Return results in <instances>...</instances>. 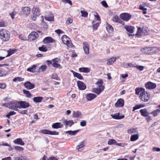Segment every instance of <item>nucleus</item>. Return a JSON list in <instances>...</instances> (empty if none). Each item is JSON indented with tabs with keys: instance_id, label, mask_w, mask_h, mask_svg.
<instances>
[{
	"instance_id": "nucleus-35",
	"label": "nucleus",
	"mask_w": 160,
	"mask_h": 160,
	"mask_svg": "<svg viewBox=\"0 0 160 160\" xmlns=\"http://www.w3.org/2000/svg\"><path fill=\"white\" fill-rule=\"evenodd\" d=\"M42 99L43 98L41 97H35L33 98V100L36 102L38 103L41 102Z\"/></svg>"
},
{
	"instance_id": "nucleus-59",
	"label": "nucleus",
	"mask_w": 160,
	"mask_h": 160,
	"mask_svg": "<svg viewBox=\"0 0 160 160\" xmlns=\"http://www.w3.org/2000/svg\"><path fill=\"white\" fill-rule=\"evenodd\" d=\"M101 4L104 7L107 8L108 7V4H107L106 2L105 1H103L101 2Z\"/></svg>"
},
{
	"instance_id": "nucleus-12",
	"label": "nucleus",
	"mask_w": 160,
	"mask_h": 160,
	"mask_svg": "<svg viewBox=\"0 0 160 160\" xmlns=\"http://www.w3.org/2000/svg\"><path fill=\"white\" fill-rule=\"evenodd\" d=\"M24 87L28 89H31L35 87V85L34 84L31 83L29 81H27L24 84Z\"/></svg>"
},
{
	"instance_id": "nucleus-14",
	"label": "nucleus",
	"mask_w": 160,
	"mask_h": 160,
	"mask_svg": "<svg viewBox=\"0 0 160 160\" xmlns=\"http://www.w3.org/2000/svg\"><path fill=\"white\" fill-rule=\"evenodd\" d=\"M83 49L85 53L86 54H89V45L86 42H83Z\"/></svg>"
},
{
	"instance_id": "nucleus-57",
	"label": "nucleus",
	"mask_w": 160,
	"mask_h": 160,
	"mask_svg": "<svg viewBox=\"0 0 160 160\" xmlns=\"http://www.w3.org/2000/svg\"><path fill=\"white\" fill-rule=\"evenodd\" d=\"M94 16L95 18V19H96L98 21L100 22V18L98 13H95Z\"/></svg>"
},
{
	"instance_id": "nucleus-17",
	"label": "nucleus",
	"mask_w": 160,
	"mask_h": 160,
	"mask_svg": "<svg viewBox=\"0 0 160 160\" xmlns=\"http://www.w3.org/2000/svg\"><path fill=\"white\" fill-rule=\"evenodd\" d=\"M55 42L54 40L50 37H46L43 40V42L45 44L49 43Z\"/></svg>"
},
{
	"instance_id": "nucleus-34",
	"label": "nucleus",
	"mask_w": 160,
	"mask_h": 160,
	"mask_svg": "<svg viewBox=\"0 0 160 160\" xmlns=\"http://www.w3.org/2000/svg\"><path fill=\"white\" fill-rule=\"evenodd\" d=\"M141 51L143 53L149 54L150 53L149 47L143 48L141 49Z\"/></svg>"
},
{
	"instance_id": "nucleus-64",
	"label": "nucleus",
	"mask_w": 160,
	"mask_h": 160,
	"mask_svg": "<svg viewBox=\"0 0 160 160\" xmlns=\"http://www.w3.org/2000/svg\"><path fill=\"white\" fill-rule=\"evenodd\" d=\"M141 108H142V106L141 105H136L133 107V111L138 109Z\"/></svg>"
},
{
	"instance_id": "nucleus-15",
	"label": "nucleus",
	"mask_w": 160,
	"mask_h": 160,
	"mask_svg": "<svg viewBox=\"0 0 160 160\" xmlns=\"http://www.w3.org/2000/svg\"><path fill=\"white\" fill-rule=\"evenodd\" d=\"M112 20L116 22H118L121 24L122 25H124V22L121 20L117 15L113 16L112 19Z\"/></svg>"
},
{
	"instance_id": "nucleus-44",
	"label": "nucleus",
	"mask_w": 160,
	"mask_h": 160,
	"mask_svg": "<svg viewBox=\"0 0 160 160\" xmlns=\"http://www.w3.org/2000/svg\"><path fill=\"white\" fill-rule=\"evenodd\" d=\"M159 113H160V110L158 109L152 112L151 114H152L154 117H155Z\"/></svg>"
},
{
	"instance_id": "nucleus-2",
	"label": "nucleus",
	"mask_w": 160,
	"mask_h": 160,
	"mask_svg": "<svg viewBox=\"0 0 160 160\" xmlns=\"http://www.w3.org/2000/svg\"><path fill=\"white\" fill-rule=\"evenodd\" d=\"M10 34L5 29L0 30V38L3 41H7L9 40Z\"/></svg>"
},
{
	"instance_id": "nucleus-54",
	"label": "nucleus",
	"mask_w": 160,
	"mask_h": 160,
	"mask_svg": "<svg viewBox=\"0 0 160 160\" xmlns=\"http://www.w3.org/2000/svg\"><path fill=\"white\" fill-rule=\"evenodd\" d=\"M16 113V112L14 111H11L8 114L6 115V117L8 118H9L10 116L14 115Z\"/></svg>"
},
{
	"instance_id": "nucleus-32",
	"label": "nucleus",
	"mask_w": 160,
	"mask_h": 160,
	"mask_svg": "<svg viewBox=\"0 0 160 160\" xmlns=\"http://www.w3.org/2000/svg\"><path fill=\"white\" fill-rule=\"evenodd\" d=\"M15 143L20 144L21 145H23L24 144V142L22 141L21 139L18 138L14 141Z\"/></svg>"
},
{
	"instance_id": "nucleus-49",
	"label": "nucleus",
	"mask_w": 160,
	"mask_h": 160,
	"mask_svg": "<svg viewBox=\"0 0 160 160\" xmlns=\"http://www.w3.org/2000/svg\"><path fill=\"white\" fill-rule=\"evenodd\" d=\"M36 66L35 65H33L32 67L28 68L27 71L30 72H33L34 71Z\"/></svg>"
},
{
	"instance_id": "nucleus-30",
	"label": "nucleus",
	"mask_w": 160,
	"mask_h": 160,
	"mask_svg": "<svg viewBox=\"0 0 160 160\" xmlns=\"http://www.w3.org/2000/svg\"><path fill=\"white\" fill-rule=\"evenodd\" d=\"M71 72L73 73V75L74 76L78 78L81 80H82V79H83V78L81 74L77 73L76 72H74L72 70Z\"/></svg>"
},
{
	"instance_id": "nucleus-36",
	"label": "nucleus",
	"mask_w": 160,
	"mask_h": 160,
	"mask_svg": "<svg viewBox=\"0 0 160 160\" xmlns=\"http://www.w3.org/2000/svg\"><path fill=\"white\" fill-rule=\"evenodd\" d=\"M79 132V130H77L74 131H66V133H68L70 135H75Z\"/></svg>"
},
{
	"instance_id": "nucleus-29",
	"label": "nucleus",
	"mask_w": 160,
	"mask_h": 160,
	"mask_svg": "<svg viewBox=\"0 0 160 160\" xmlns=\"http://www.w3.org/2000/svg\"><path fill=\"white\" fill-rule=\"evenodd\" d=\"M63 123L67 126L71 127L72 125L74 124V122L73 120L67 121L65 120L63 122Z\"/></svg>"
},
{
	"instance_id": "nucleus-37",
	"label": "nucleus",
	"mask_w": 160,
	"mask_h": 160,
	"mask_svg": "<svg viewBox=\"0 0 160 160\" xmlns=\"http://www.w3.org/2000/svg\"><path fill=\"white\" fill-rule=\"evenodd\" d=\"M81 113L80 112L77 111L76 112L74 111L73 114V117L75 118H79L81 116Z\"/></svg>"
},
{
	"instance_id": "nucleus-61",
	"label": "nucleus",
	"mask_w": 160,
	"mask_h": 160,
	"mask_svg": "<svg viewBox=\"0 0 160 160\" xmlns=\"http://www.w3.org/2000/svg\"><path fill=\"white\" fill-rule=\"evenodd\" d=\"M16 12L15 11H13L11 13H10L9 14L10 15L11 18L12 19H13L14 18V17L16 15Z\"/></svg>"
},
{
	"instance_id": "nucleus-33",
	"label": "nucleus",
	"mask_w": 160,
	"mask_h": 160,
	"mask_svg": "<svg viewBox=\"0 0 160 160\" xmlns=\"http://www.w3.org/2000/svg\"><path fill=\"white\" fill-rule=\"evenodd\" d=\"M127 132L129 134L138 133L137 131L135 128H133L128 129L127 130Z\"/></svg>"
},
{
	"instance_id": "nucleus-10",
	"label": "nucleus",
	"mask_w": 160,
	"mask_h": 160,
	"mask_svg": "<svg viewBox=\"0 0 160 160\" xmlns=\"http://www.w3.org/2000/svg\"><path fill=\"white\" fill-rule=\"evenodd\" d=\"M19 108H26L29 107V104L26 101H20L18 102Z\"/></svg>"
},
{
	"instance_id": "nucleus-3",
	"label": "nucleus",
	"mask_w": 160,
	"mask_h": 160,
	"mask_svg": "<svg viewBox=\"0 0 160 160\" xmlns=\"http://www.w3.org/2000/svg\"><path fill=\"white\" fill-rule=\"evenodd\" d=\"M150 94L149 93L144 91L140 93L139 96L140 99L142 101L146 102L150 99Z\"/></svg>"
},
{
	"instance_id": "nucleus-55",
	"label": "nucleus",
	"mask_w": 160,
	"mask_h": 160,
	"mask_svg": "<svg viewBox=\"0 0 160 160\" xmlns=\"http://www.w3.org/2000/svg\"><path fill=\"white\" fill-rule=\"evenodd\" d=\"M46 68H47L46 66V65H44L41 66L39 68V69L40 70H41V71L42 72H43L45 70H46Z\"/></svg>"
},
{
	"instance_id": "nucleus-60",
	"label": "nucleus",
	"mask_w": 160,
	"mask_h": 160,
	"mask_svg": "<svg viewBox=\"0 0 160 160\" xmlns=\"http://www.w3.org/2000/svg\"><path fill=\"white\" fill-rule=\"evenodd\" d=\"M0 146H8V147L9 148L8 149L9 150H10L11 149V146L10 145H9L7 143H3L2 144H1L0 145Z\"/></svg>"
},
{
	"instance_id": "nucleus-50",
	"label": "nucleus",
	"mask_w": 160,
	"mask_h": 160,
	"mask_svg": "<svg viewBox=\"0 0 160 160\" xmlns=\"http://www.w3.org/2000/svg\"><path fill=\"white\" fill-rule=\"evenodd\" d=\"M80 12L82 14V16L83 17L86 18L88 16V13L87 12L81 10Z\"/></svg>"
},
{
	"instance_id": "nucleus-52",
	"label": "nucleus",
	"mask_w": 160,
	"mask_h": 160,
	"mask_svg": "<svg viewBox=\"0 0 160 160\" xmlns=\"http://www.w3.org/2000/svg\"><path fill=\"white\" fill-rule=\"evenodd\" d=\"M142 32L141 28H138V30L136 35L138 36V37H140L141 35V33Z\"/></svg>"
},
{
	"instance_id": "nucleus-51",
	"label": "nucleus",
	"mask_w": 160,
	"mask_h": 160,
	"mask_svg": "<svg viewBox=\"0 0 160 160\" xmlns=\"http://www.w3.org/2000/svg\"><path fill=\"white\" fill-rule=\"evenodd\" d=\"M135 67L140 71H143L144 68V66L137 65L135 66Z\"/></svg>"
},
{
	"instance_id": "nucleus-42",
	"label": "nucleus",
	"mask_w": 160,
	"mask_h": 160,
	"mask_svg": "<svg viewBox=\"0 0 160 160\" xmlns=\"http://www.w3.org/2000/svg\"><path fill=\"white\" fill-rule=\"evenodd\" d=\"M150 53H154L158 51V49L156 47H149Z\"/></svg>"
},
{
	"instance_id": "nucleus-45",
	"label": "nucleus",
	"mask_w": 160,
	"mask_h": 160,
	"mask_svg": "<svg viewBox=\"0 0 160 160\" xmlns=\"http://www.w3.org/2000/svg\"><path fill=\"white\" fill-rule=\"evenodd\" d=\"M23 92L24 94L27 95V97L30 98L32 96L31 93L29 91L25 89H23Z\"/></svg>"
},
{
	"instance_id": "nucleus-43",
	"label": "nucleus",
	"mask_w": 160,
	"mask_h": 160,
	"mask_svg": "<svg viewBox=\"0 0 160 160\" xmlns=\"http://www.w3.org/2000/svg\"><path fill=\"white\" fill-rule=\"evenodd\" d=\"M106 28L107 31L110 32H112L113 30L112 27L109 24H108L107 26L106 27Z\"/></svg>"
},
{
	"instance_id": "nucleus-22",
	"label": "nucleus",
	"mask_w": 160,
	"mask_h": 160,
	"mask_svg": "<svg viewBox=\"0 0 160 160\" xmlns=\"http://www.w3.org/2000/svg\"><path fill=\"white\" fill-rule=\"evenodd\" d=\"M32 12L34 15H39L40 12V10L38 7H34L32 10Z\"/></svg>"
},
{
	"instance_id": "nucleus-31",
	"label": "nucleus",
	"mask_w": 160,
	"mask_h": 160,
	"mask_svg": "<svg viewBox=\"0 0 160 160\" xmlns=\"http://www.w3.org/2000/svg\"><path fill=\"white\" fill-rule=\"evenodd\" d=\"M79 71L81 72L87 73L90 72V69L88 68H79Z\"/></svg>"
},
{
	"instance_id": "nucleus-41",
	"label": "nucleus",
	"mask_w": 160,
	"mask_h": 160,
	"mask_svg": "<svg viewBox=\"0 0 160 160\" xmlns=\"http://www.w3.org/2000/svg\"><path fill=\"white\" fill-rule=\"evenodd\" d=\"M95 21H93L92 22V24L93 25V29L94 30H96L98 27L99 26V23H100V22L98 21L97 22H96L95 24L94 23Z\"/></svg>"
},
{
	"instance_id": "nucleus-38",
	"label": "nucleus",
	"mask_w": 160,
	"mask_h": 160,
	"mask_svg": "<svg viewBox=\"0 0 160 160\" xmlns=\"http://www.w3.org/2000/svg\"><path fill=\"white\" fill-rule=\"evenodd\" d=\"M138 138V134H134L131 136L130 138V140L132 141H134L136 140Z\"/></svg>"
},
{
	"instance_id": "nucleus-1",
	"label": "nucleus",
	"mask_w": 160,
	"mask_h": 160,
	"mask_svg": "<svg viewBox=\"0 0 160 160\" xmlns=\"http://www.w3.org/2000/svg\"><path fill=\"white\" fill-rule=\"evenodd\" d=\"M102 81L101 80L98 81L96 83L98 87L97 88H93L92 91L97 95L99 94L101 92L104 90V86L102 85Z\"/></svg>"
},
{
	"instance_id": "nucleus-21",
	"label": "nucleus",
	"mask_w": 160,
	"mask_h": 160,
	"mask_svg": "<svg viewBox=\"0 0 160 160\" xmlns=\"http://www.w3.org/2000/svg\"><path fill=\"white\" fill-rule=\"evenodd\" d=\"M96 97V95L94 94L88 93L87 94L86 98L88 100L91 101L95 98Z\"/></svg>"
},
{
	"instance_id": "nucleus-58",
	"label": "nucleus",
	"mask_w": 160,
	"mask_h": 160,
	"mask_svg": "<svg viewBox=\"0 0 160 160\" xmlns=\"http://www.w3.org/2000/svg\"><path fill=\"white\" fill-rule=\"evenodd\" d=\"M72 19L71 18H68L67 19L66 22V24H70L72 22Z\"/></svg>"
},
{
	"instance_id": "nucleus-18",
	"label": "nucleus",
	"mask_w": 160,
	"mask_h": 160,
	"mask_svg": "<svg viewBox=\"0 0 160 160\" xmlns=\"http://www.w3.org/2000/svg\"><path fill=\"white\" fill-rule=\"evenodd\" d=\"M120 114L119 113H115L114 115H111V116L113 118L116 119H121L123 118L124 117V115L122 114L120 115Z\"/></svg>"
},
{
	"instance_id": "nucleus-25",
	"label": "nucleus",
	"mask_w": 160,
	"mask_h": 160,
	"mask_svg": "<svg viewBox=\"0 0 160 160\" xmlns=\"http://www.w3.org/2000/svg\"><path fill=\"white\" fill-rule=\"evenodd\" d=\"M144 91H145V89L143 88H136L135 89V93L137 95H139V94Z\"/></svg>"
},
{
	"instance_id": "nucleus-63",
	"label": "nucleus",
	"mask_w": 160,
	"mask_h": 160,
	"mask_svg": "<svg viewBox=\"0 0 160 160\" xmlns=\"http://www.w3.org/2000/svg\"><path fill=\"white\" fill-rule=\"evenodd\" d=\"M86 121L84 120H83L80 123V125L81 126L84 127L86 125Z\"/></svg>"
},
{
	"instance_id": "nucleus-26",
	"label": "nucleus",
	"mask_w": 160,
	"mask_h": 160,
	"mask_svg": "<svg viewBox=\"0 0 160 160\" xmlns=\"http://www.w3.org/2000/svg\"><path fill=\"white\" fill-rule=\"evenodd\" d=\"M85 145V142L84 141H83L80 142L79 143V145L76 146V148L78 151H81L80 150V148L84 147Z\"/></svg>"
},
{
	"instance_id": "nucleus-23",
	"label": "nucleus",
	"mask_w": 160,
	"mask_h": 160,
	"mask_svg": "<svg viewBox=\"0 0 160 160\" xmlns=\"http://www.w3.org/2000/svg\"><path fill=\"white\" fill-rule=\"evenodd\" d=\"M62 124L60 122H56L52 124V127L54 128H61L62 127Z\"/></svg>"
},
{
	"instance_id": "nucleus-19",
	"label": "nucleus",
	"mask_w": 160,
	"mask_h": 160,
	"mask_svg": "<svg viewBox=\"0 0 160 160\" xmlns=\"http://www.w3.org/2000/svg\"><path fill=\"white\" fill-rule=\"evenodd\" d=\"M124 101L123 99H119L115 104L116 107H122L124 105Z\"/></svg>"
},
{
	"instance_id": "nucleus-27",
	"label": "nucleus",
	"mask_w": 160,
	"mask_h": 160,
	"mask_svg": "<svg viewBox=\"0 0 160 160\" xmlns=\"http://www.w3.org/2000/svg\"><path fill=\"white\" fill-rule=\"evenodd\" d=\"M116 57H112L111 58L107 60V64L108 65H111L116 60Z\"/></svg>"
},
{
	"instance_id": "nucleus-48",
	"label": "nucleus",
	"mask_w": 160,
	"mask_h": 160,
	"mask_svg": "<svg viewBox=\"0 0 160 160\" xmlns=\"http://www.w3.org/2000/svg\"><path fill=\"white\" fill-rule=\"evenodd\" d=\"M14 160H26L25 157L23 156L16 157L14 158Z\"/></svg>"
},
{
	"instance_id": "nucleus-40",
	"label": "nucleus",
	"mask_w": 160,
	"mask_h": 160,
	"mask_svg": "<svg viewBox=\"0 0 160 160\" xmlns=\"http://www.w3.org/2000/svg\"><path fill=\"white\" fill-rule=\"evenodd\" d=\"M38 49L39 51L43 52H46L47 51V47L45 45H42V47H39Z\"/></svg>"
},
{
	"instance_id": "nucleus-16",
	"label": "nucleus",
	"mask_w": 160,
	"mask_h": 160,
	"mask_svg": "<svg viewBox=\"0 0 160 160\" xmlns=\"http://www.w3.org/2000/svg\"><path fill=\"white\" fill-rule=\"evenodd\" d=\"M78 88L80 90H84L86 88V85L82 82L80 81H78L77 82Z\"/></svg>"
},
{
	"instance_id": "nucleus-4",
	"label": "nucleus",
	"mask_w": 160,
	"mask_h": 160,
	"mask_svg": "<svg viewBox=\"0 0 160 160\" xmlns=\"http://www.w3.org/2000/svg\"><path fill=\"white\" fill-rule=\"evenodd\" d=\"M52 66L56 68H57L59 69H61L62 67L59 64L61 62V60L60 58H56L54 59H52Z\"/></svg>"
},
{
	"instance_id": "nucleus-13",
	"label": "nucleus",
	"mask_w": 160,
	"mask_h": 160,
	"mask_svg": "<svg viewBox=\"0 0 160 160\" xmlns=\"http://www.w3.org/2000/svg\"><path fill=\"white\" fill-rule=\"evenodd\" d=\"M145 87L148 89H153L156 88V85L155 83L149 82L146 84Z\"/></svg>"
},
{
	"instance_id": "nucleus-53",
	"label": "nucleus",
	"mask_w": 160,
	"mask_h": 160,
	"mask_svg": "<svg viewBox=\"0 0 160 160\" xmlns=\"http://www.w3.org/2000/svg\"><path fill=\"white\" fill-rule=\"evenodd\" d=\"M62 2L65 4L68 3L70 5H72V1L70 0H62Z\"/></svg>"
},
{
	"instance_id": "nucleus-9",
	"label": "nucleus",
	"mask_w": 160,
	"mask_h": 160,
	"mask_svg": "<svg viewBox=\"0 0 160 160\" xmlns=\"http://www.w3.org/2000/svg\"><path fill=\"white\" fill-rule=\"evenodd\" d=\"M38 33L35 32H31L28 36V39L31 41L36 40L38 37Z\"/></svg>"
},
{
	"instance_id": "nucleus-47",
	"label": "nucleus",
	"mask_w": 160,
	"mask_h": 160,
	"mask_svg": "<svg viewBox=\"0 0 160 160\" xmlns=\"http://www.w3.org/2000/svg\"><path fill=\"white\" fill-rule=\"evenodd\" d=\"M15 52V50H14L9 49L7 51V52L8 53L7 55L6 56L7 57L8 56H9L13 54Z\"/></svg>"
},
{
	"instance_id": "nucleus-56",
	"label": "nucleus",
	"mask_w": 160,
	"mask_h": 160,
	"mask_svg": "<svg viewBox=\"0 0 160 160\" xmlns=\"http://www.w3.org/2000/svg\"><path fill=\"white\" fill-rule=\"evenodd\" d=\"M14 148L16 150L20 151H22L23 150V148H22L19 146H15Z\"/></svg>"
},
{
	"instance_id": "nucleus-7",
	"label": "nucleus",
	"mask_w": 160,
	"mask_h": 160,
	"mask_svg": "<svg viewBox=\"0 0 160 160\" xmlns=\"http://www.w3.org/2000/svg\"><path fill=\"white\" fill-rule=\"evenodd\" d=\"M18 105V102H12L9 103L8 107L12 109L17 110V108H19Z\"/></svg>"
},
{
	"instance_id": "nucleus-39",
	"label": "nucleus",
	"mask_w": 160,
	"mask_h": 160,
	"mask_svg": "<svg viewBox=\"0 0 160 160\" xmlns=\"http://www.w3.org/2000/svg\"><path fill=\"white\" fill-rule=\"evenodd\" d=\"M24 80V78L20 77H17L14 78L13 79V81L14 82H16L17 81L18 82H20L23 81Z\"/></svg>"
},
{
	"instance_id": "nucleus-24",
	"label": "nucleus",
	"mask_w": 160,
	"mask_h": 160,
	"mask_svg": "<svg viewBox=\"0 0 160 160\" xmlns=\"http://www.w3.org/2000/svg\"><path fill=\"white\" fill-rule=\"evenodd\" d=\"M45 18L46 20L49 21H53L54 20V16L53 14H51L46 16L45 17Z\"/></svg>"
},
{
	"instance_id": "nucleus-62",
	"label": "nucleus",
	"mask_w": 160,
	"mask_h": 160,
	"mask_svg": "<svg viewBox=\"0 0 160 160\" xmlns=\"http://www.w3.org/2000/svg\"><path fill=\"white\" fill-rule=\"evenodd\" d=\"M52 78L55 80H58V77L56 74H52Z\"/></svg>"
},
{
	"instance_id": "nucleus-20",
	"label": "nucleus",
	"mask_w": 160,
	"mask_h": 160,
	"mask_svg": "<svg viewBox=\"0 0 160 160\" xmlns=\"http://www.w3.org/2000/svg\"><path fill=\"white\" fill-rule=\"evenodd\" d=\"M124 28L129 33H132L133 32L134 30V27L131 26L125 25L124 26Z\"/></svg>"
},
{
	"instance_id": "nucleus-11",
	"label": "nucleus",
	"mask_w": 160,
	"mask_h": 160,
	"mask_svg": "<svg viewBox=\"0 0 160 160\" xmlns=\"http://www.w3.org/2000/svg\"><path fill=\"white\" fill-rule=\"evenodd\" d=\"M120 18L126 21H127L131 18V15L128 13H123L120 14Z\"/></svg>"
},
{
	"instance_id": "nucleus-28",
	"label": "nucleus",
	"mask_w": 160,
	"mask_h": 160,
	"mask_svg": "<svg viewBox=\"0 0 160 160\" xmlns=\"http://www.w3.org/2000/svg\"><path fill=\"white\" fill-rule=\"evenodd\" d=\"M140 112L141 115L144 117L148 116L149 113L147 112V110L145 109H142L140 110Z\"/></svg>"
},
{
	"instance_id": "nucleus-6",
	"label": "nucleus",
	"mask_w": 160,
	"mask_h": 160,
	"mask_svg": "<svg viewBox=\"0 0 160 160\" xmlns=\"http://www.w3.org/2000/svg\"><path fill=\"white\" fill-rule=\"evenodd\" d=\"M40 132L43 134H49L50 135H58L59 133L55 131H50L47 129L41 130Z\"/></svg>"
},
{
	"instance_id": "nucleus-8",
	"label": "nucleus",
	"mask_w": 160,
	"mask_h": 160,
	"mask_svg": "<svg viewBox=\"0 0 160 160\" xmlns=\"http://www.w3.org/2000/svg\"><path fill=\"white\" fill-rule=\"evenodd\" d=\"M21 11L23 14L27 17L31 12V9L29 7H24L21 8Z\"/></svg>"
},
{
	"instance_id": "nucleus-46",
	"label": "nucleus",
	"mask_w": 160,
	"mask_h": 160,
	"mask_svg": "<svg viewBox=\"0 0 160 160\" xmlns=\"http://www.w3.org/2000/svg\"><path fill=\"white\" fill-rule=\"evenodd\" d=\"M116 143V141L114 139H110L108 142V144L110 145L115 144Z\"/></svg>"
},
{
	"instance_id": "nucleus-5",
	"label": "nucleus",
	"mask_w": 160,
	"mask_h": 160,
	"mask_svg": "<svg viewBox=\"0 0 160 160\" xmlns=\"http://www.w3.org/2000/svg\"><path fill=\"white\" fill-rule=\"evenodd\" d=\"M62 42L67 45V46H70L71 45V41L69 37H68L66 35H63L61 38Z\"/></svg>"
}]
</instances>
